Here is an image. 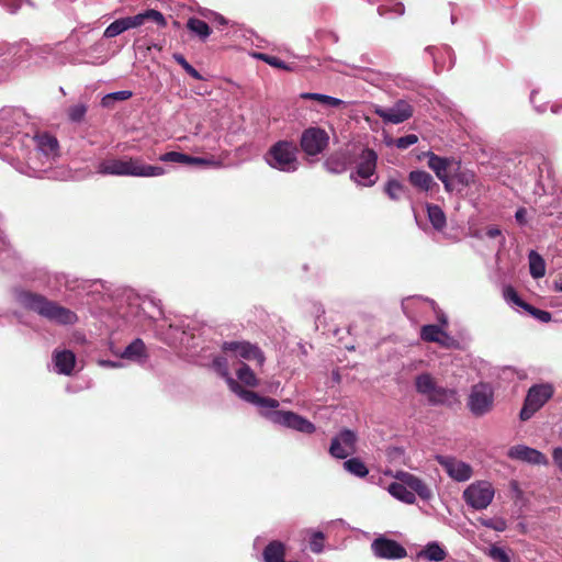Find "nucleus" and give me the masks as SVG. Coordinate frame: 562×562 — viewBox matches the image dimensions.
<instances>
[{
    "label": "nucleus",
    "instance_id": "obj_6",
    "mask_svg": "<svg viewBox=\"0 0 562 562\" xmlns=\"http://www.w3.org/2000/svg\"><path fill=\"white\" fill-rule=\"evenodd\" d=\"M148 20L154 21L159 26L166 25V19L162 15V13L157 10L149 9L136 15L125 16L113 21L104 30L103 37L113 38L115 36L121 35L125 31L143 25Z\"/></svg>",
    "mask_w": 562,
    "mask_h": 562
},
{
    "label": "nucleus",
    "instance_id": "obj_39",
    "mask_svg": "<svg viewBox=\"0 0 562 562\" xmlns=\"http://www.w3.org/2000/svg\"><path fill=\"white\" fill-rule=\"evenodd\" d=\"M430 403L439 404L445 402L447 389H417Z\"/></svg>",
    "mask_w": 562,
    "mask_h": 562
},
{
    "label": "nucleus",
    "instance_id": "obj_18",
    "mask_svg": "<svg viewBox=\"0 0 562 562\" xmlns=\"http://www.w3.org/2000/svg\"><path fill=\"white\" fill-rule=\"evenodd\" d=\"M508 457L510 459L525 461L530 464L547 465L549 463L546 454H543L542 452H540L537 449H533V448H530L527 446H522V445H517V446L512 447L508 450Z\"/></svg>",
    "mask_w": 562,
    "mask_h": 562
},
{
    "label": "nucleus",
    "instance_id": "obj_40",
    "mask_svg": "<svg viewBox=\"0 0 562 562\" xmlns=\"http://www.w3.org/2000/svg\"><path fill=\"white\" fill-rule=\"evenodd\" d=\"M405 7L402 2H396L394 4H382L378 8V13L381 16L392 15V16H401L404 14Z\"/></svg>",
    "mask_w": 562,
    "mask_h": 562
},
{
    "label": "nucleus",
    "instance_id": "obj_23",
    "mask_svg": "<svg viewBox=\"0 0 562 562\" xmlns=\"http://www.w3.org/2000/svg\"><path fill=\"white\" fill-rule=\"evenodd\" d=\"M265 562H285V546L279 540L270 541L262 552Z\"/></svg>",
    "mask_w": 562,
    "mask_h": 562
},
{
    "label": "nucleus",
    "instance_id": "obj_17",
    "mask_svg": "<svg viewBox=\"0 0 562 562\" xmlns=\"http://www.w3.org/2000/svg\"><path fill=\"white\" fill-rule=\"evenodd\" d=\"M373 553L381 559H403L406 549L397 541L384 537L376 538L371 544Z\"/></svg>",
    "mask_w": 562,
    "mask_h": 562
},
{
    "label": "nucleus",
    "instance_id": "obj_61",
    "mask_svg": "<svg viewBox=\"0 0 562 562\" xmlns=\"http://www.w3.org/2000/svg\"><path fill=\"white\" fill-rule=\"evenodd\" d=\"M172 58H173V59H175V61H176L177 64H179L180 66H183L184 64H187V63H188V61H187V59L184 58V56H183L182 54H180V53H175V54L172 55Z\"/></svg>",
    "mask_w": 562,
    "mask_h": 562
},
{
    "label": "nucleus",
    "instance_id": "obj_46",
    "mask_svg": "<svg viewBox=\"0 0 562 562\" xmlns=\"http://www.w3.org/2000/svg\"><path fill=\"white\" fill-rule=\"evenodd\" d=\"M87 113V106L83 103L71 105L68 109V117L71 122L79 123Z\"/></svg>",
    "mask_w": 562,
    "mask_h": 562
},
{
    "label": "nucleus",
    "instance_id": "obj_14",
    "mask_svg": "<svg viewBox=\"0 0 562 562\" xmlns=\"http://www.w3.org/2000/svg\"><path fill=\"white\" fill-rule=\"evenodd\" d=\"M357 435L350 429H342L331 439L329 453L336 459H346L356 452Z\"/></svg>",
    "mask_w": 562,
    "mask_h": 562
},
{
    "label": "nucleus",
    "instance_id": "obj_26",
    "mask_svg": "<svg viewBox=\"0 0 562 562\" xmlns=\"http://www.w3.org/2000/svg\"><path fill=\"white\" fill-rule=\"evenodd\" d=\"M325 168L331 173H342L349 165V157L346 154L337 153L325 160Z\"/></svg>",
    "mask_w": 562,
    "mask_h": 562
},
{
    "label": "nucleus",
    "instance_id": "obj_43",
    "mask_svg": "<svg viewBox=\"0 0 562 562\" xmlns=\"http://www.w3.org/2000/svg\"><path fill=\"white\" fill-rule=\"evenodd\" d=\"M63 279L65 280V286L69 291H86L88 288H90L92 284L87 280H79V279H69L66 276H63Z\"/></svg>",
    "mask_w": 562,
    "mask_h": 562
},
{
    "label": "nucleus",
    "instance_id": "obj_47",
    "mask_svg": "<svg viewBox=\"0 0 562 562\" xmlns=\"http://www.w3.org/2000/svg\"><path fill=\"white\" fill-rule=\"evenodd\" d=\"M188 165H195L200 167H214L218 168L222 166L221 161L214 159V158H203V157H193L190 156V160Z\"/></svg>",
    "mask_w": 562,
    "mask_h": 562
},
{
    "label": "nucleus",
    "instance_id": "obj_42",
    "mask_svg": "<svg viewBox=\"0 0 562 562\" xmlns=\"http://www.w3.org/2000/svg\"><path fill=\"white\" fill-rule=\"evenodd\" d=\"M159 160L164 161V162H176V164L188 165L189 160H190V156L187 154H183V153H179V151H168V153L160 155Z\"/></svg>",
    "mask_w": 562,
    "mask_h": 562
},
{
    "label": "nucleus",
    "instance_id": "obj_63",
    "mask_svg": "<svg viewBox=\"0 0 562 562\" xmlns=\"http://www.w3.org/2000/svg\"><path fill=\"white\" fill-rule=\"evenodd\" d=\"M551 112L554 114H559L562 112V103L561 104H552Z\"/></svg>",
    "mask_w": 562,
    "mask_h": 562
},
{
    "label": "nucleus",
    "instance_id": "obj_60",
    "mask_svg": "<svg viewBox=\"0 0 562 562\" xmlns=\"http://www.w3.org/2000/svg\"><path fill=\"white\" fill-rule=\"evenodd\" d=\"M427 50L432 55L435 69L436 70L442 69V67L439 66L438 57L435 55V50H438V49L434 48V47H428Z\"/></svg>",
    "mask_w": 562,
    "mask_h": 562
},
{
    "label": "nucleus",
    "instance_id": "obj_19",
    "mask_svg": "<svg viewBox=\"0 0 562 562\" xmlns=\"http://www.w3.org/2000/svg\"><path fill=\"white\" fill-rule=\"evenodd\" d=\"M428 167L435 172L440 180L450 176L458 160L454 158L441 157L434 153H428Z\"/></svg>",
    "mask_w": 562,
    "mask_h": 562
},
{
    "label": "nucleus",
    "instance_id": "obj_16",
    "mask_svg": "<svg viewBox=\"0 0 562 562\" xmlns=\"http://www.w3.org/2000/svg\"><path fill=\"white\" fill-rule=\"evenodd\" d=\"M493 389H473L468 400V406L475 416L488 413L493 407Z\"/></svg>",
    "mask_w": 562,
    "mask_h": 562
},
{
    "label": "nucleus",
    "instance_id": "obj_38",
    "mask_svg": "<svg viewBox=\"0 0 562 562\" xmlns=\"http://www.w3.org/2000/svg\"><path fill=\"white\" fill-rule=\"evenodd\" d=\"M384 192L391 200L398 201L405 193V188L400 181L390 179L384 186Z\"/></svg>",
    "mask_w": 562,
    "mask_h": 562
},
{
    "label": "nucleus",
    "instance_id": "obj_62",
    "mask_svg": "<svg viewBox=\"0 0 562 562\" xmlns=\"http://www.w3.org/2000/svg\"><path fill=\"white\" fill-rule=\"evenodd\" d=\"M189 76H191L192 78L196 79V80H203V76L193 67L189 72H188Z\"/></svg>",
    "mask_w": 562,
    "mask_h": 562
},
{
    "label": "nucleus",
    "instance_id": "obj_31",
    "mask_svg": "<svg viewBox=\"0 0 562 562\" xmlns=\"http://www.w3.org/2000/svg\"><path fill=\"white\" fill-rule=\"evenodd\" d=\"M529 271L532 278L540 279L546 274V262L543 258L535 250L528 255Z\"/></svg>",
    "mask_w": 562,
    "mask_h": 562
},
{
    "label": "nucleus",
    "instance_id": "obj_36",
    "mask_svg": "<svg viewBox=\"0 0 562 562\" xmlns=\"http://www.w3.org/2000/svg\"><path fill=\"white\" fill-rule=\"evenodd\" d=\"M419 555L428 559L429 561L440 562L446 559L447 552L437 542H431L420 551Z\"/></svg>",
    "mask_w": 562,
    "mask_h": 562
},
{
    "label": "nucleus",
    "instance_id": "obj_58",
    "mask_svg": "<svg viewBox=\"0 0 562 562\" xmlns=\"http://www.w3.org/2000/svg\"><path fill=\"white\" fill-rule=\"evenodd\" d=\"M552 458H553V461H554L555 465L560 470H562V448L561 447H557V448L553 449Z\"/></svg>",
    "mask_w": 562,
    "mask_h": 562
},
{
    "label": "nucleus",
    "instance_id": "obj_5",
    "mask_svg": "<svg viewBox=\"0 0 562 562\" xmlns=\"http://www.w3.org/2000/svg\"><path fill=\"white\" fill-rule=\"evenodd\" d=\"M299 149L293 142L279 140L265 155L266 162L282 172H294L299 169Z\"/></svg>",
    "mask_w": 562,
    "mask_h": 562
},
{
    "label": "nucleus",
    "instance_id": "obj_2",
    "mask_svg": "<svg viewBox=\"0 0 562 562\" xmlns=\"http://www.w3.org/2000/svg\"><path fill=\"white\" fill-rule=\"evenodd\" d=\"M238 396L261 409V413L273 424H278L303 434H313L316 427L303 416L289 411H276L279 402L271 397L257 394L251 389H233Z\"/></svg>",
    "mask_w": 562,
    "mask_h": 562
},
{
    "label": "nucleus",
    "instance_id": "obj_37",
    "mask_svg": "<svg viewBox=\"0 0 562 562\" xmlns=\"http://www.w3.org/2000/svg\"><path fill=\"white\" fill-rule=\"evenodd\" d=\"M132 95L133 93L130 90L111 92L102 98L101 104L104 108H112L115 102L128 100L130 98H132Z\"/></svg>",
    "mask_w": 562,
    "mask_h": 562
},
{
    "label": "nucleus",
    "instance_id": "obj_49",
    "mask_svg": "<svg viewBox=\"0 0 562 562\" xmlns=\"http://www.w3.org/2000/svg\"><path fill=\"white\" fill-rule=\"evenodd\" d=\"M417 142L418 137L415 134H407L396 139V147L400 149H407Z\"/></svg>",
    "mask_w": 562,
    "mask_h": 562
},
{
    "label": "nucleus",
    "instance_id": "obj_64",
    "mask_svg": "<svg viewBox=\"0 0 562 562\" xmlns=\"http://www.w3.org/2000/svg\"><path fill=\"white\" fill-rule=\"evenodd\" d=\"M215 21L221 24V25H225L227 24V20L223 16V15H220V14H216L215 16Z\"/></svg>",
    "mask_w": 562,
    "mask_h": 562
},
{
    "label": "nucleus",
    "instance_id": "obj_13",
    "mask_svg": "<svg viewBox=\"0 0 562 562\" xmlns=\"http://www.w3.org/2000/svg\"><path fill=\"white\" fill-rule=\"evenodd\" d=\"M435 459L446 473L457 482H465L473 475L472 467L454 457L437 454Z\"/></svg>",
    "mask_w": 562,
    "mask_h": 562
},
{
    "label": "nucleus",
    "instance_id": "obj_59",
    "mask_svg": "<svg viewBox=\"0 0 562 562\" xmlns=\"http://www.w3.org/2000/svg\"><path fill=\"white\" fill-rule=\"evenodd\" d=\"M502 235L501 229L497 226H490L486 229V236L490 238H496Z\"/></svg>",
    "mask_w": 562,
    "mask_h": 562
},
{
    "label": "nucleus",
    "instance_id": "obj_12",
    "mask_svg": "<svg viewBox=\"0 0 562 562\" xmlns=\"http://www.w3.org/2000/svg\"><path fill=\"white\" fill-rule=\"evenodd\" d=\"M221 349L224 353H232L235 357L249 361L254 360L259 367L263 366L266 360L263 352L258 346L244 340L224 341Z\"/></svg>",
    "mask_w": 562,
    "mask_h": 562
},
{
    "label": "nucleus",
    "instance_id": "obj_3",
    "mask_svg": "<svg viewBox=\"0 0 562 562\" xmlns=\"http://www.w3.org/2000/svg\"><path fill=\"white\" fill-rule=\"evenodd\" d=\"M13 297L22 308L36 313L52 323L72 325L78 321L75 312L48 300L40 293L16 288L13 290Z\"/></svg>",
    "mask_w": 562,
    "mask_h": 562
},
{
    "label": "nucleus",
    "instance_id": "obj_48",
    "mask_svg": "<svg viewBox=\"0 0 562 562\" xmlns=\"http://www.w3.org/2000/svg\"><path fill=\"white\" fill-rule=\"evenodd\" d=\"M324 540H325V536L322 531L313 532L311 540H310L311 550L315 553L322 552L323 548H324Z\"/></svg>",
    "mask_w": 562,
    "mask_h": 562
},
{
    "label": "nucleus",
    "instance_id": "obj_20",
    "mask_svg": "<svg viewBox=\"0 0 562 562\" xmlns=\"http://www.w3.org/2000/svg\"><path fill=\"white\" fill-rule=\"evenodd\" d=\"M396 477L405 485H407L408 490L414 494L416 493L420 498L429 499L431 497L432 493L430 488L419 477L408 472H400Z\"/></svg>",
    "mask_w": 562,
    "mask_h": 562
},
{
    "label": "nucleus",
    "instance_id": "obj_57",
    "mask_svg": "<svg viewBox=\"0 0 562 562\" xmlns=\"http://www.w3.org/2000/svg\"><path fill=\"white\" fill-rule=\"evenodd\" d=\"M536 94H537V90H532L530 93V102L533 104V108L538 113H544L547 110V104L546 103L537 104L536 103Z\"/></svg>",
    "mask_w": 562,
    "mask_h": 562
},
{
    "label": "nucleus",
    "instance_id": "obj_9",
    "mask_svg": "<svg viewBox=\"0 0 562 562\" xmlns=\"http://www.w3.org/2000/svg\"><path fill=\"white\" fill-rule=\"evenodd\" d=\"M371 109L385 124H400L413 115V108L405 100H398L390 108L372 104Z\"/></svg>",
    "mask_w": 562,
    "mask_h": 562
},
{
    "label": "nucleus",
    "instance_id": "obj_53",
    "mask_svg": "<svg viewBox=\"0 0 562 562\" xmlns=\"http://www.w3.org/2000/svg\"><path fill=\"white\" fill-rule=\"evenodd\" d=\"M98 364L103 368H122L124 362L119 357H116L115 360L99 359Z\"/></svg>",
    "mask_w": 562,
    "mask_h": 562
},
{
    "label": "nucleus",
    "instance_id": "obj_34",
    "mask_svg": "<svg viewBox=\"0 0 562 562\" xmlns=\"http://www.w3.org/2000/svg\"><path fill=\"white\" fill-rule=\"evenodd\" d=\"M344 469L357 477H364L369 473L367 465L359 458H351L346 460L344 462Z\"/></svg>",
    "mask_w": 562,
    "mask_h": 562
},
{
    "label": "nucleus",
    "instance_id": "obj_30",
    "mask_svg": "<svg viewBox=\"0 0 562 562\" xmlns=\"http://www.w3.org/2000/svg\"><path fill=\"white\" fill-rule=\"evenodd\" d=\"M187 29L201 41H205L211 35V27L209 24L198 18H190L187 22Z\"/></svg>",
    "mask_w": 562,
    "mask_h": 562
},
{
    "label": "nucleus",
    "instance_id": "obj_4",
    "mask_svg": "<svg viewBox=\"0 0 562 562\" xmlns=\"http://www.w3.org/2000/svg\"><path fill=\"white\" fill-rule=\"evenodd\" d=\"M97 172L102 176L150 178L165 175L166 169L160 166L146 165L138 157H123L100 161Z\"/></svg>",
    "mask_w": 562,
    "mask_h": 562
},
{
    "label": "nucleus",
    "instance_id": "obj_51",
    "mask_svg": "<svg viewBox=\"0 0 562 562\" xmlns=\"http://www.w3.org/2000/svg\"><path fill=\"white\" fill-rule=\"evenodd\" d=\"M350 372L348 370L340 371H334L333 372V382L337 384H345L350 383Z\"/></svg>",
    "mask_w": 562,
    "mask_h": 562
},
{
    "label": "nucleus",
    "instance_id": "obj_45",
    "mask_svg": "<svg viewBox=\"0 0 562 562\" xmlns=\"http://www.w3.org/2000/svg\"><path fill=\"white\" fill-rule=\"evenodd\" d=\"M524 310L528 312L533 318L538 319L541 323H549L552 319V315L550 312L539 310L530 304L524 306Z\"/></svg>",
    "mask_w": 562,
    "mask_h": 562
},
{
    "label": "nucleus",
    "instance_id": "obj_33",
    "mask_svg": "<svg viewBox=\"0 0 562 562\" xmlns=\"http://www.w3.org/2000/svg\"><path fill=\"white\" fill-rule=\"evenodd\" d=\"M236 376L244 386H257L258 380L250 367L244 362L236 369Z\"/></svg>",
    "mask_w": 562,
    "mask_h": 562
},
{
    "label": "nucleus",
    "instance_id": "obj_29",
    "mask_svg": "<svg viewBox=\"0 0 562 562\" xmlns=\"http://www.w3.org/2000/svg\"><path fill=\"white\" fill-rule=\"evenodd\" d=\"M300 98L304 99V100L317 101L327 108H338L341 104H344V101L338 98L327 95V94L316 93V92H302L300 94Z\"/></svg>",
    "mask_w": 562,
    "mask_h": 562
},
{
    "label": "nucleus",
    "instance_id": "obj_21",
    "mask_svg": "<svg viewBox=\"0 0 562 562\" xmlns=\"http://www.w3.org/2000/svg\"><path fill=\"white\" fill-rule=\"evenodd\" d=\"M75 362V355L69 350L55 351L53 356L54 370L59 374H70Z\"/></svg>",
    "mask_w": 562,
    "mask_h": 562
},
{
    "label": "nucleus",
    "instance_id": "obj_22",
    "mask_svg": "<svg viewBox=\"0 0 562 562\" xmlns=\"http://www.w3.org/2000/svg\"><path fill=\"white\" fill-rule=\"evenodd\" d=\"M409 183L419 191L429 192L438 188L432 176L424 170H413L408 175Z\"/></svg>",
    "mask_w": 562,
    "mask_h": 562
},
{
    "label": "nucleus",
    "instance_id": "obj_35",
    "mask_svg": "<svg viewBox=\"0 0 562 562\" xmlns=\"http://www.w3.org/2000/svg\"><path fill=\"white\" fill-rule=\"evenodd\" d=\"M170 329L175 331V338L179 340L182 345H190V339L194 337L193 334H190L189 324H186L184 321H179L178 323H173L169 325Z\"/></svg>",
    "mask_w": 562,
    "mask_h": 562
},
{
    "label": "nucleus",
    "instance_id": "obj_50",
    "mask_svg": "<svg viewBox=\"0 0 562 562\" xmlns=\"http://www.w3.org/2000/svg\"><path fill=\"white\" fill-rule=\"evenodd\" d=\"M490 555L498 562H510L509 555L499 547H492Z\"/></svg>",
    "mask_w": 562,
    "mask_h": 562
},
{
    "label": "nucleus",
    "instance_id": "obj_56",
    "mask_svg": "<svg viewBox=\"0 0 562 562\" xmlns=\"http://www.w3.org/2000/svg\"><path fill=\"white\" fill-rule=\"evenodd\" d=\"M516 222L524 226L527 224V210L525 207H519L515 213Z\"/></svg>",
    "mask_w": 562,
    "mask_h": 562
},
{
    "label": "nucleus",
    "instance_id": "obj_15",
    "mask_svg": "<svg viewBox=\"0 0 562 562\" xmlns=\"http://www.w3.org/2000/svg\"><path fill=\"white\" fill-rule=\"evenodd\" d=\"M115 357H119L123 362L144 364L148 360V351L145 342L140 338L132 340L124 349H112Z\"/></svg>",
    "mask_w": 562,
    "mask_h": 562
},
{
    "label": "nucleus",
    "instance_id": "obj_44",
    "mask_svg": "<svg viewBox=\"0 0 562 562\" xmlns=\"http://www.w3.org/2000/svg\"><path fill=\"white\" fill-rule=\"evenodd\" d=\"M503 296L507 303H513L521 308H524V306L528 305V303H526L525 301H522L520 299V296L518 295V293L516 292V290L513 286L504 288Z\"/></svg>",
    "mask_w": 562,
    "mask_h": 562
},
{
    "label": "nucleus",
    "instance_id": "obj_52",
    "mask_svg": "<svg viewBox=\"0 0 562 562\" xmlns=\"http://www.w3.org/2000/svg\"><path fill=\"white\" fill-rule=\"evenodd\" d=\"M415 386H436V382L428 373H423L416 378Z\"/></svg>",
    "mask_w": 562,
    "mask_h": 562
},
{
    "label": "nucleus",
    "instance_id": "obj_24",
    "mask_svg": "<svg viewBox=\"0 0 562 562\" xmlns=\"http://www.w3.org/2000/svg\"><path fill=\"white\" fill-rule=\"evenodd\" d=\"M450 176L458 186L457 191H461L475 182L474 172L468 169H462L460 161H457L456 167L453 168Z\"/></svg>",
    "mask_w": 562,
    "mask_h": 562
},
{
    "label": "nucleus",
    "instance_id": "obj_10",
    "mask_svg": "<svg viewBox=\"0 0 562 562\" xmlns=\"http://www.w3.org/2000/svg\"><path fill=\"white\" fill-rule=\"evenodd\" d=\"M328 142L329 136L325 130L312 126L302 133L300 145L307 156H316L325 150Z\"/></svg>",
    "mask_w": 562,
    "mask_h": 562
},
{
    "label": "nucleus",
    "instance_id": "obj_1",
    "mask_svg": "<svg viewBox=\"0 0 562 562\" xmlns=\"http://www.w3.org/2000/svg\"><path fill=\"white\" fill-rule=\"evenodd\" d=\"M26 122L21 110L0 112V156L29 177L41 178L59 156L55 136L47 133L30 136L19 130Z\"/></svg>",
    "mask_w": 562,
    "mask_h": 562
},
{
    "label": "nucleus",
    "instance_id": "obj_32",
    "mask_svg": "<svg viewBox=\"0 0 562 562\" xmlns=\"http://www.w3.org/2000/svg\"><path fill=\"white\" fill-rule=\"evenodd\" d=\"M427 214L429 222L435 229L442 231L446 227V215L440 206L427 204Z\"/></svg>",
    "mask_w": 562,
    "mask_h": 562
},
{
    "label": "nucleus",
    "instance_id": "obj_54",
    "mask_svg": "<svg viewBox=\"0 0 562 562\" xmlns=\"http://www.w3.org/2000/svg\"><path fill=\"white\" fill-rule=\"evenodd\" d=\"M15 55V45L9 43H0V58L4 56Z\"/></svg>",
    "mask_w": 562,
    "mask_h": 562
},
{
    "label": "nucleus",
    "instance_id": "obj_41",
    "mask_svg": "<svg viewBox=\"0 0 562 562\" xmlns=\"http://www.w3.org/2000/svg\"><path fill=\"white\" fill-rule=\"evenodd\" d=\"M255 56L258 59L265 61L266 64H268L274 68H279V69H283V70H288V71L293 70L292 66L285 64L283 60H281L280 58H278L276 56H271V55H267V54H262V53H258Z\"/></svg>",
    "mask_w": 562,
    "mask_h": 562
},
{
    "label": "nucleus",
    "instance_id": "obj_7",
    "mask_svg": "<svg viewBox=\"0 0 562 562\" xmlns=\"http://www.w3.org/2000/svg\"><path fill=\"white\" fill-rule=\"evenodd\" d=\"M378 154L371 148H363L359 154L356 171L351 179L364 187H371L376 182L375 176Z\"/></svg>",
    "mask_w": 562,
    "mask_h": 562
},
{
    "label": "nucleus",
    "instance_id": "obj_25",
    "mask_svg": "<svg viewBox=\"0 0 562 562\" xmlns=\"http://www.w3.org/2000/svg\"><path fill=\"white\" fill-rule=\"evenodd\" d=\"M211 368L214 372H216L220 376H222L228 384V386H239L229 373L228 360L225 356L218 355L215 356L212 360Z\"/></svg>",
    "mask_w": 562,
    "mask_h": 562
},
{
    "label": "nucleus",
    "instance_id": "obj_27",
    "mask_svg": "<svg viewBox=\"0 0 562 562\" xmlns=\"http://www.w3.org/2000/svg\"><path fill=\"white\" fill-rule=\"evenodd\" d=\"M387 490L392 496L406 504H414L416 501L415 494L403 482H393Z\"/></svg>",
    "mask_w": 562,
    "mask_h": 562
},
{
    "label": "nucleus",
    "instance_id": "obj_55",
    "mask_svg": "<svg viewBox=\"0 0 562 562\" xmlns=\"http://www.w3.org/2000/svg\"><path fill=\"white\" fill-rule=\"evenodd\" d=\"M440 181L443 183L445 190L447 192H452L453 190L458 189V186L456 181L451 178V176H447L440 179Z\"/></svg>",
    "mask_w": 562,
    "mask_h": 562
},
{
    "label": "nucleus",
    "instance_id": "obj_11",
    "mask_svg": "<svg viewBox=\"0 0 562 562\" xmlns=\"http://www.w3.org/2000/svg\"><path fill=\"white\" fill-rule=\"evenodd\" d=\"M553 396V389H528L522 407L519 412L521 422L529 420Z\"/></svg>",
    "mask_w": 562,
    "mask_h": 562
},
{
    "label": "nucleus",
    "instance_id": "obj_8",
    "mask_svg": "<svg viewBox=\"0 0 562 562\" xmlns=\"http://www.w3.org/2000/svg\"><path fill=\"white\" fill-rule=\"evenodd\" d=\"M493 485L487 481L470 484L463 492L465 503L474 509H485L494 498Z\"/></svg>",
    "mask_w": 562,
    "mask_h": 562
},
{
    "label": "nucleus",
    "instance_id": "obj_28",
    "mask_svg": "<svg viewBox=\"0 0 562 562\" xmlns=\"http://www.w3.org/2000/svg\"><path fill=\"white\" fill-rule=\"evenodd\" d=\"M420 337L425 341L443 344L448 336L438 325H424L420 330Z\"/></svg>",
    "mask_w": 562,
    "mask_h": 562
}]
</instances>
